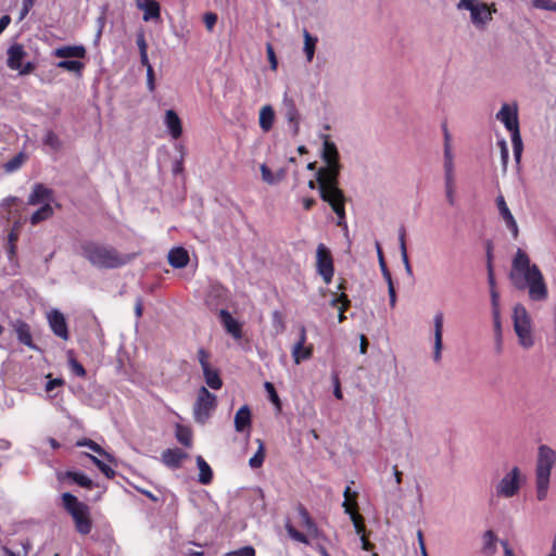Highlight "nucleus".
Wrapping results in <instances>:
<instances>
[{
  "instance_id": "11",
  "label": "nucleus",
  "mask_w": 556,
  "mask_h": 556,
  "mask_svg": "<svg viewBox=\"0 0 556 556\" xmlns=\"http://www.w3.org/2000/svg\"><path fill=\"white\" fill-rule=\"evenodd\" d=\"M7 54V65L10 70L17 71L20 75H29L35 71L36 65L34 62L28 61L23 63V60L27 55L23 45L13 43L8 49Z\"/></svg>"
},
{
  "instance_id": "45",
  "label": "nucleus",
  "mask_w": 556,
  "mask_h": 556,
  "mask_svg": "<svg viewBox=\"0 0 556 556\" xmlns=\"http://www.w3.org/2000/svg\"><path fill=\"white\" fill-rule=\"evenodd\" d=\"M18 240V231L15 228H12L8 235V255L12 258L16 253V242Z\"/></svg>"
},
{
  "instance_id": "58",
  "label": "nucleus",
  "mask_w": 556,
  "mask_h": 556,
  "mask_svg": "<svg viewBox=\"0 0 556 556\" xmlns=\"http://www.w3.org/2000/svg\"><path fill=\"white\" fill-rule=\"evenodd\" d=\"M332 382H333V395L336 396V399L342 400L343 399V394H342V391H341L340 380H339L338 375H333L332 376Z\"/></svg>"
},
{
  "instance_id": "56",
  "label": "nucleus",
  "mask_w": 556,
  "mask_h": 556,
  "mask_svg": "<svg viewBox=\"0 0 556 556\" xmlns=\"http://www.w3.org/2000/svg\"><path fill=\"white\" fill-rule=\"evenodd\" d=\"M265 389L266 391L268 392L269 394V399L273 403L279 405V397H278V394L275 390V387L273 386V383L270 382H265Z\"/></svg>"
},
{
  "instance_id": "34",
  "label": "nucleus",
  "mask_w": 556,
  "mask_h": 556,
  "mask_svg": "<svg viewBox=\"0 0 556 556\" xmlns=\"http://www.w3.org/2000/svg\"><path fill=\"white\" fill-rule=\"evenodd\" d=\"M202 371L207 387L213 390H219L223 387V381L217 369L208 367Z\"/></svg>"
},
{
  "instance_id": "29",
  "label": "nucleus",
  "mask_w": 556,
  "mask_h": 556,
  "mask_svg": "<svg viewBox=\"0 0 556 556\" xmlns=\"http://www.w3.org/2000/svg\"><path fill=\"white\" fill-rule=\"evenodd\" d=\"M189 262L188 252L184 248L172 249L168 253V263L175 268H182Z\"/></svg>"
},
{
  "instance_id": "53",
  "label": "nucleus",
  "mask_w": 556,
  "mask_h": 556,
  "mask_svg": "<svg viewBox=\"0 0 556 556\" xmlns=\"http://www.w3.org/2000/svg\"><path fill=\"white\" fill-rule=\"evenodd\" d=\"M47 378L49 379L45 388L47 392H51L54 388L62 387L65 383L64 379L62 378L52 379L50 374L47 376Z\"/></svg>"
},
{
  "instance_id": "14",
  "label": "nucleus",
  "mask_w": 556,
  "mask_h": 556,
  "mask_svg": "<svg viewBox=\"0 0 556 556\" xmlns=\"http://www.w3.org/2000/svg\"><path fill=\"white\" fill-rule=\"evenodd\" d=\"M11 327L14 330L18 342L30 350L38 351L37 344L33 340L30 326L23 319H15L11 323Z\"/></svg>"
},
{
  "instance_id": "17",
  "label": "nucleus",
  "mask_w": 556,
  "mask_h": 556,
  "mask_svg": "<svg viewBox=\"0 0 556 556\" xmlns=\"http://www.w3.org/2000/svg\"><path fill=\"white\" fill-rule=\"evenodd\" d=\"M306 343V329L301 327L298 342L292 348V357L295 364L309 359L313 354V346L305 345Z\"/></svg>"
},
{
  "instance_id": "43",
  "label": "nucleus",
  "mask_w": 556,
  "mask_h": 556,
  "mask_svg": "<svg viewBox=\"0 0 556 556\" xmlns=\"http://www.w3.org/2000/svg\"><path fill=\"white\" fill-rule=\"evenodd\" d=\"M256 442L258 444V448L249 460V465L253 469L260 468L265 459V445L261 439H257Z\"/></svg>"
},
{
  "instance_id": "5",
  "label": "nucleus",
  "mask_w": 556,
  "mask_h": 556,
  "mask_svg": "<svg viewBox=\"0 0 556 556\" xmlns=\"http://www.w3.org/2000/svg\"><path fill=\"white\" fill-rule=\"evenodd\" d=\"M62 504L65 511L72 517L76 531L83 535L89 534L92 530L89 506L68 492L62 494Z\"/></svg>"
},
{
  "instance_id": "49",
  "label": "nucleus",
  "mask_w": 556,
  "mask_h": 556,
  "mask_svg": "<svg viewBox=\"0 0 556 556\" xmlns=\"http://www.w3.org/2000/svg\"><path fill=\"white\" fill-rule=\"evenodd\" d=\"M68 365L71 368V371L75 376L80 377V378L86 377V369L77 359H75L74 357H70Z\"/></svg>"
},
{
  "instance_id": "9",
  "label": "nucleus",
  "mask_w": 556,
  "mask_h": 556,
  "mask_svg": "<svg viewBox=\"0 0 556 556\" xmlns=\"http://www.w3.org/2000/svg\"><path fill=\"white\" fill-rule=\"evenodd\" d=\"M519 467L514 466L495 485L497 497L510 498L517 495L525 482Z\"/></svg>"
},
{
  "instance_id": "3",
  "label": "nucleus",
  "mask_w": 556,
  "mask_h": 556,
  "mask_svg": "<svg viewBox=\"0 0 556 556\" xmlns=\"http://www.w3.org/2000/svg\"><path fill=\"white\" fill-rule=\"evenodd\" d=\"M81 254L93 266L99 268H117L127 264L131 256L119 253L111 245L97 242H85L81 244Z\"/></svg>"
},
{
  "instance_id": "18",
  "label": "nucleus",
  "mask_w": 556,
  "mask_h": 556,
  "mask_svg": "<svg viewBox=\"0 0 556 556\" xmlns=\"http://www.w3.org/2000/svg\"><path fill=\"white\" fill-rule=\"evenodd\" d=\"M376 249H377L379 266H380L382 276H383V278L386 279V281L388 283L389 303H390V306L392 308H394L395 305H396V292H395V288H394V285H393L392 276H391L390 270L387 267V264H386V261H384V257H383V253H382V250H381V245H380L379 242L376 243Z\"/></svg>"
},
{
  "instance_id": "60",
  "label": "nucleus",
  "mask_w": 556,
  "mask_h": 556,
  "mask_svg": "<svg viewBox=\"0 0 556 556\" xmlns=\"http://www.w3.org/2000/svg\"><path fill=\"white\" fill-rule=\"evenodd\" d=\"M490 294H491V302H492V313L500 312V308H498L500 294H498V292L496 291V289H491Z\"/></svg>"
},
{
  "instance_id": "44",
  "label": "nucleus",
  "mask_w": 556,
  "mask_h": 556,
  "mask_svg": "<svg viewBox=\"0 0 556 556\" xmlns=\"http://www.w3.org/2000/svg\"><path fill=\"white\" fill-rule=\"evenodd\" d=\"M43 143L53 151H59L62 147L61 140L59 139L58 135L52 130L47 131L43 138Z\"/></svg>"
},
{
  "instance_id": "30",
  "label": "nucleus",
  "mask_w": 556,
  "mask_h": 556,
  "mask_svg": "<svg viewBox=\"0 0 556 556\" xmlns=\"http://www.w3.org/2000/svg\"><path fill=\"white\" fill-rule=\"evenodd\" d=\"M275 121V112L270 105H264L260 111L258 123L263 131L267 132L271 129Z\"/></svg>"
},
{
  "instance_id": "13",
  "label": "nucleus",
  "mask_w": 556,
  "mask_h": 556,
  "mask_svg": "<svg viewBox=\"0 0 556 556\" xmlns=\"http://www.w3.org/2000/svg\"><path fill=\"white\" fill-rule=\"evenodd\" d=\"M282 110L285 117L289 125L292 128V132L294 136L299 134L300 130V119L301 115L299 110L296 109L295 102L293 98H291L288 92H285L283 99H282Z\"/></svg>"
},
{
  "instance_id": "10",
  "label": "nucleus",
  "mask_w": 556,
  "mask_h": 556,
  "mask_svg": "<svg viewBox=\"0 0 556 556\" xmlns=\"http://www.w3.org/2000/svg\"><path fill=\"white\" fill-rule=\"evenodd\" d=\"M217 397L205 387L198 391L197 400L193 405V418L198 424L204 425L216 409Z\"/></svg>"
},
{
  "instance_id": "27",
  "label": "nucleus",
  "mask_w": 556,
  "mask_h": 556,
  "mask_svg": "<svg viewBox=\"0 0 556 556\" xmlns=\"http://www.w3.org/2000/svg\"><path fill=\"white\" fill-rule=\"evenodd\" d=\"M186 453H184L179 448L175 450H166L162 454V459L164 464L170 468L180 467L182 460L186 458Z\"/></svg>"
},
{
  "instance_id": "7",
  "label": "nucleus",
  "mask_w": 556,
  "mask_h": 556,
  "mask_svg": "<svg viewBox=\"0 0 556 556\" xmlns=\"http://www.w3.org/2000/svg\"><path fill=\"white\" fill-rule=\"evenodd\" d=\"M457 10H467L470 12V21L478 29H484L492 21L493 13L496 12L494 4H488L480 0H459L456 4Z\"/></svg>"
},
{
  "instance_id": "51",
  "label": "nucleus",
  "mask_w": 556,
  "mask_h": 556,
  "mask_svg": "<svg viewBox=\"0 0 556 556\" xmlns=\"http://www.w3.org/2000/svg\"><path fill=\"white\" fill-rule=\"evenodd\" d=\"M23 159H24V156L22 153L15 155L12 160H10L5 164V169L8 172H13V170L17 169L22 165Z\"/></svg>"
},
{
  "instance_id": "61",
  "label": "nucleus",
  "mask_w": 556,
  "mask_h": 556,
  "mask_svg": "<svg viewBox=\"0 0 556 556\" xmlns=\"http://www.w3.org/2000/svg\"><path fill=\"white\" fill-rule=\"evenodd\" d=\"M35 1L36 0H23V8H22V11H21V16H20L21 20H23L28 14L30 9L35 4Z\"/></svg>"
},
{
  "instance_id": "26",
  "label": "nucleus",
  "mask_w": 556,
  "mask_h": 556,
  "mask_svg": "<svg viewBox=\"0 0 556 556\" xmlns=\"http://www.w3.org/2000/svg\"><path fill=\"white\" fill-rule=\"evenodd\" d=\"M146 48V42L141 38V66L147 67V88L149 89L150 92H153L155 89V75L153 67L149 63Z\"/></svg>"
},
{
  "instance_id": "54",
  "label": "nucleus",
  "mask_w": 556,
  "mask_h": 556,
  "mask_svg": "<svg viewBox=\"0 0 556 556\" xmlns=\"http://www.w3.org/2000/svg\"><path fill=\"white\" fill-rule=\"evenodd\" d=\"M261 173H262V178L265 182L273 185L277 181V179L274 177L271 170L265 164L261 165Z\"/></svg>"
},
{
  "instance_id": "21",
  "label": "nucleus",
  "mask_w": 556,
  "mask_h": 556,
  "mask_svg": "<svg viewBox=\"0 0 556 556\" xmlns=\"http://www.w3.org/2000/svg\"><path fill=\"white\" fill-rule=\"evenodd\" d=\"M501 542L493 530H486L482 535L481 554L494 556L497 553V543Z\"/></svg>"
},
{
  "instance_id": "25",
  "label": "nucleus",
  "mask_w": 556,
  "mask_h": 556,
  "mask_svg": "<svg viewBox=\"0 0 556 556\" xmlns=\"http://www.w3.org/2000/svg\"><path fill=\"white\" fill-rule=\"evenodd\" d=\"M53 191L42 184H36L34 186L33 192L28 198L29 205H37L45 200H50L52 198Z\"/></svg>"
},
{
  "instance_id": "12",
  "label": "nucleus",
  "mask_w": 556,
  "mask_h": 556,
  "mask_svg": "<svg viewBox=\"0 0 556 556\" xmlns=\"http://www.w3.org/2000/svg\"><path fill=\"white\" fill-rule=\"evenodd\" d=\"M316 270L326 285L331 282L334 274L333 260L330 250L323 243L316 249Z\"/></svg>"
},
{
  "instance_id": "59",
  "label": "nucleus",
  "mask_w": 556,
  "mask_h": 556,
  "mask_svg": "<svg viewBox=\"0 0 556 556\" xmlns=\"http://www.w3.org/2000/svg\"><path fill=\"white\" fill-rule=\"evenodd\" d=\"M217 22V15L215 13H206L204 15V23L208 30H212Z\"/></svg>"
},
{
  "instance_id": "55",
  "label": "nucleus",
  "mask_w": 556,
  "mask_h": 556,
  "mask_svg": "<svg viewBox=\"0 0 556 556\" xmlns=\"http://www.w3.org/2000/svg\"><path fill=\"white\" fill-rule=\"evenodd\" d=\"M198 361L202 367V370L211 367L208 363L210 354L204 349H199L198 351Z\"/></svg>"
},
{
  "instance_id": "6",
  "label": "nucleus",
  "mask_w": 556,
  "mask_h": 556,
  "mask_svg": "<svg viewBox=\"0 0 556 556\" xmlns=\"http://www.w3.org/2000/svg\"><path fill=\"white\" fill-rule=\"evenodd\" d=\"M496 118L504 124L511 135L514 156L517 162L521 159L522 140L519 130L518 108L516 104L504 103L496 114Z\"/></svg>"
},
{
  "instance_id": "24",
  "label": "nucleus",
  "mask_w": 556,
  "mask_h": 556,
  "mask_svg": "<svg viewBox=\"0 0 556 556\" xmlns=\"http://www.w3.org/2000/svg\"><path fill=\"white\" fill-rule=\"evenodd\" d=\"M298 514L299 517L301 518L302 525L306 528L307 533L313 538H319L321 535V532L318 529L317 525L314 522V520L311 518L307 509L303 505L298 506Z\"/></svg>"
},
{
  "instance_id": "20",
  "label": "nucleus",
  "mask_w": 556,
  "mask_h": 556,
  "mask_svg": "<svg viewBox=\"0 0 556 556\" xmlns=\"http://www.w3.org/2000/svg\"><path fill=\"white\" fill-rule=\"evenodd\" d=\"M86 48L81 45L79 46H63L60 48H56L53 51V55L60 59H84L86 56Z\"/></svg>"
},
{
  "instance_id": "50",
  "label": "nucleus",
  "mask_w": 556,
  "mask_h": 556,
  "mask_svg": "<svg viewBox=\"0 0 556 556\" xmlns=\"http://www.w3.org/2000/svg\"><path fill=\"white\" fill-rule=\"evenodd\" d=\"M225 556H255V549L252 546H244L237 551L228 552Z\"/></svg>"
},
{
  "instance_id": "4",
  "label": "nucleus",
  "mask_w": 556,
  "mask_h": 556,
  "mask_svg": "<svg viewBox=\"0 0 556 556\" xmlns=\"http://www.w3.org/2000/svg\"><path fill=\"white\" fill-rule=\"evenodd\" d=\"M555 464L556 451L548 445H540L535 463V491L539 501H544L547 496L552 469Z\"/></svg>"
},
{
  "instance_id": "47",
  "label": "nucleus",
  "mask_w": 556,
  "mask_h": 556,
  "mask_svg": "<svg viewBox=\"0 0 556 556\" xmlns=\"http://www.w3.org/2000/svg\"><path fill=\"white\" fill-rule=\"evenodd\" d=\"M348 514L351 517L356 533L359 534V536L365 534V525L363 522V517L352 510L351 513Z\"/></svg>"
},
{
  "instance_id": "31",
  "label": "nucleus",
  "mask_w": 556,
  "mask_h": 556,
  "mask_svg": "<svg viewBox=\"0 0 556 556\" xmlns=\"http://www.w3.org/2000/svg\"><path fill=\"white\" fill-rule=\"evenodd\" d=\"M444 191L447 203L451 206L456 204V177L455 175H444Z\"/></svg>"
},
{
  "instance_id": "8",
  "label": "nucleus",
  "mask_w": 556,
  "mask_h": 556,
  "mask_svg": "<svg viewBox=\"0 0 556 556\" xmlns=\"http://www.w3.org/2000/svg\"><path fill=\"white\" fill-rule=\"evenodd\" d=\"M513 320L514 329L518 337L519 344L523 349L532 348L534 344V340L532 336L531 318L523 305H515Z\"/></svg>"
},
{
  "instance_id": "57",
  "label": "nucleus",
  "mask_w": 556,
  "mask_h": 556,
  "mask_svg": "<svg viewBox=\"0 0 556 556\" xmlns=\"http://www.w3.org/2000/svg\"><path fill=\"white\" fill-rule=\"evenodd\" d=\"M444 139H445V143H444V161L453 160V154H452L451 146H450V142H448L450 141V134H448L447 129H445Z\"/></svg>"
},
{
  "instance_id": "41",
  "label": "nucleus",
  "mask_w": 556,
  "mask_h": 556,
  "mask_svg": "<svg viewBox=\"0 0 556 556\" xmlns=\"http://www.w3.org/2000/svg\"><path fill=\"white\" fill-rule=\"evenodd\" d=\"M53 215V208L52 206L47 203L39 207L30 217L31 225H37L48 218H50Z\"/></svg>"
},
{
  "instance_id": "37",
  "label": "nucleus",
  "mask_w": 556,
  "mask_h": 556,
  "mask_svg": "<svg viewBox=\"0 0 556 556\" xmlns=\"http://www.w3.org/2000/svg\"><path fill=\"white\" fill-rule=\"evenodd\" d=\"M330 305L333 307H338V320L339 323H342L345 319L344 312L350 306V300L348 299V295L345 293H341L339 296H334L330 301Z\"/></svg>"
},
{
  "instance_id": "42",
  "label": "nucleus",
  "mask_w": 556,
  "mask_h": 556,
  "mask_svg": "<svg viewBox=\"0 0 556 556\" xmlns=\"http://www.w3.org/2000/svg\"><path fill=\"white\" fill-rule=\"evenodd\" d=\"M399 241H400V250H401V257H402V261H403V264H404V267H405V271L408 276H413V268H412V265L409 263V258H408V255H407V250H406V242H405V230L402 229L401 232H400V236H399Z\"/></svg>"
},
{
  "instance_id": "16",
  "label": "nucleus",
  "mask_w": 556,
  "mask_h": 556,
  "mask_svg": "<svg viewBox=\"0 0 556 556\" xmlns=\"http://www.w3.org/2000/svg\"><path fill=\"white\" fill-rule=\"evenodd\" d=\"M433 327H434V333H433V362L439 364L442 358V349H443V342H442V336H443V313L438 312L433 316Z\"/></svg>"
},
{
  "instance_id": "2",
  "label": "nucleus",
  "mask_w": 556,
  "mask_h": 556,
  "mask_svg": "<svg viewBox=\"0 0 556 556\" xmlns=\"http://www.w3.org/2000/svg\"><path fill=\"white\" fill-rule=\"evenodd\" d=\"M509 280L517 290H528L531 301L544 302L548 298V289L544 276L534 263H531L529 255L517 249L511 262Z\"/></svg>"
},
{
  "instance_id": "1",
  "label": "nucleus",
  "mask_w": 556,
  "mask_h": 556,
  "mask_svg": "<svg viewBox=\"0 0 556 556\" xmlns=\"http://www.w3.org/2000/svg\"><path fill=\"white\" fill-rule=\"evenodd\" d=\"M321 159L326 165L317 170L319 195L324 202L329 204L337 215V225L346 226V198L342 189L339 188V175L341 169L339 151L336 143L328 139V136H325Z\"/></svg>"
},
{
  "instance_id": "23",
  "label": "nucleus",
  "mask_w": 556,
  "mask_h": 556,
  "mask_svg": "<svg viewBox=\"0 0 556 556\" xmlns=\"http://www.w3.org/2000/svg\"><path fill=\"white\" fill-rule=\"evenodd\" d=\"M219 316L222 318L223 325L226 328V330L235 339H241V337H242L241 326L235 318H232L230 313L226 309H220Z\"/></svg>"
},
{
  "instance_id": "19",
  "label": "nucleus",
  "mask_w": 556,
  "mask_h": 556,
  "mask_svg": "<svg viewBox=\"0 0 556 556\" xmlns=\"http://www.w3.org/2000/svg\"><path fill=\"white\" fill-rule=\"evenodd\" d=\"M142 20L144 22H161V5L156 0H141Z\"/></svg>"
},
{
  "instance_id": "36",
  "label": "nucleus",
  "mask_w": 556,
  "mask_h": 556,
  "mask_svg": "<svg viewBox=\"0 0 556 556\" xmlns=\"http://www.w3.org/2000/svg\"><path fill=\"white\" fill-rule=\"evenodd\" d=\"M85 456L89 457L92 463L99 468V470L109 479H112L114 478L115 476V471L114 469L110 466L111 463H109L104 457H97V456H92L88 453H85L84 454Z\"/></svg>"
},
{
  "instance_id": "38",
  "label": "nucleus",
  "mask_w": 556,
  "mask_h": 556,
  "mask_svg": "<svg viewBox=\"0 0 556 556\" xmlns=\"http://www.w3.org/2000/svg\"><path fill=\"white\" fill-rule=\"evenodd\" d=\"M56 67L64 71L73 72L78 77H80L83 74V70L85 68V64L78 60H62L56 63Z\"/></svg>"
},
{
  "instance_id": "28",
  "label": "nucleus",
  "mask_w": 556,
  "mask_h": 556,
  "mask_svg": "<svg viewBox=\"0 0 556 556\" xmlns=\"http://www.w3.org/2000/svg\"><path fill=\"white\" fill-rule=\"evenodd\" d=\"M251 426V410L247 405L241 406L235 415V428L238 432H243Z\"/></svg>"
},
{
  "instance_id": "22",
  "label": "nucleus",
  "mask_w": 556,
  "mask_h": 556,
  "mask_svg": "<svg viewBox=\"0 0 556 556\" xmlns=\"http://www.w3.org/2000/svg\"><path fill=\"white\" fill-rule=\"evenodd\" d=\"M165 125L174 139H178L182 134L181 122L177 113L173 110H167L165 113Z\"/></svg>"
},
{
  "instance_id": "39",
  "label": "nucleus",
  "mask_w": 556,
  "mask_h": 556,
  "mask_svg": "<svg viewBox=\"0 0 556 556\" xmlns=\"http://www.w3.org/2000/svg\"><path fill=\"white\" fill-rule=\"evenodd\" d=\"M500 216L503 219V222L505 223L506 228L510 231L513 238L517 239L519 236V228H518V224H517L513 213L510 212V210L508 208V210L501 212Z\"/></svg>"
},
{
  "instance_id": "35",
  "label": "nucleus",
  "mask_w": 556,
  "mask_h": 556,
  "mask_svg": "<svg viewBox=\"0 0 556 556\" xmlns=\"http://www.w3.org/2000/svg\"><path fill=\"white\" fill-rule=\"evenodd\" d=\"M64 476L65 478L70 479L72 482L78 484L81 488H86L88 490H91L93 488L92 480L81 472L68 470L65 472Z\"/></svg>"
},
{
  "instance_id": "62",
  "label": "nucleus",
  "mask_w": 556,
  "mask_h": 556,
  "mask_svg": "<svg viewBox=\"0 0 556 556\" xmlns=\"http://www.w3.org/2000/svg\"><path fill=\"white\" fill-rule=\"evenodd\" d=\"M177 439L181 444L186 446H189L191 444V435L187 431H179L177 434Z\"/></svg>"
},
{
  "instance_id": "63",
  "label": "nucleus",
  "mask_w": 556,
  "mask_h": 556,
  "mask_svg": "<svg viewBox=\"0 0 556 556\" xmlns=\"http://www.w3.org/2000/svg\"><path fill=\"white\" fill-rule=\"evenodd\" d=\"M2 551L5 554V556H27L28 554L26 549H23L22 552H13L7 546H2Z\"/></svg>"
},
{
  "instance_id": "32",
  "label": "nucleus",
  "mask_w": 556,
  "mask_h": 556,
  "mask_svg": "<svg viewBox=\"0 0 556 556\" xmlns=\"http://www.w3.org/2000/svg\"><path fill=\"white\" fill-rule=\"evenodd\" d=\"M303 38H304L303 51L305 53L306 61L312 62L314 59L318 39H317V37L311 35L309 31L305 28L303 29Z\"/></svg>"
},
{
  "instance_id": "64",
  "label": "nucleus",
  "mask_w": 556,
  "mask_h": 556,
  "mask_svg": "<svg viewBox=\"0 0 556 556\" xmlns=\"http://www.w3.org/2000/svg\"><path fill=\"white\" fill-rule=\"evenodd\" d=\"M500 544L503 547L504 556H516L514 554L513 548L510 547L509 543L506 540H501Z\"/></svg>"
},
{
  "instance_id": "15",
  "label": "nucleus",
  "mask_w": 556,
  "mask_h": 556,
  "mask_svg": "<svg viewBox=\"0 0 556 556\" xmlns=\"http://www.w3.org/2000/svg\"><path fill=\"white\" fill-rule=\"evenodd\" d=\"M48 321L52 332L64 341L70 338L68 327L65 316L58 309H52L48 314Z\"/></svg>"
},
{
  "instance_id": "46",
  "label": "nucleus",
  "mask_w": 556,
  "mask_h": 556,
  "mask_svg": "<svg viewBox=\"0 0 556 556\" xmlns=\"http://www.w3.org/2000/svg\"><path fill=\"white\" fill-rule=\"evenodd\" d=\"M286 530L291 539L303 544H309L308 539L305 534L298 531L290 522L286 523Z\"/></svg>"
},
{
  "instance_id": "52",
  "label": "nucleus",
  "mask_w": 556,
  "mask_h": 556,
  "mask_svg": "<svg viewBox=\"0 0 556 556\" xmlns=\"http://www.w3.org/2000/svg\"><path fill=\"white\" fill-rule=\"evenodd\" d=\"M266 52H267L268 61L270 64V68L273 71H276L277 66H278V61H277L275 50H274V47L271 46V43L266 45Z\"/></svg>"
},
{
  "instance_id": "33",
  "label": "nucleus",
  "mask_w": 556,
  "mask_h": 556,
  "mask_svg": "<svg viewBox=\"0 0 556 556\" xmlns=\"http://www.w3.org/2000/svg\"><path fill=\"white\" fill-rule=\"evenodd\" d=\"M197 465L199 468V482L201 484H210L213 480V471L210 465L204 460L202 456L197 457Z\"/></svg>"
},
{
  "instance_id": "40",
  "label": "nucleus",
  "mask_w": 556,
  "mask_h": 556,
  "mask_svg": "<svg viewBox=\"0 0 556 556\" xmlns=\"http://www.w3.org/2000/svg\"><path fill=\"white\" fill-rule=\"evenodd\" d=\"M77 445L89 447L92 452L97 453L100 457H104L109 463L114 462V458L111 454L105 452L98 443H96L94 441H92L90 439H84L81 441H78Z\"/></svg>"
},
{
  "instance_id": "48",
  "label": "nucleus",
  "mask_w": 556,
  "mask_h": 556,
  "mask_svg": "<svg viewBox=\"0 0 556 556\" xmlns=\"http://www.w3.org/2000/svg\"><path fill=\"white\" fill-rule=\"evenodd\" d=\"M535 9L556 12V2L553 0H531Z\"/></svg>"
}]
</instances>
